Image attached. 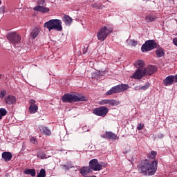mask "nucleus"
Instances as JSON below:
<instances>
[{
  "label": "nucleus",
  "mask_w": 177,
  "mask_h": 177,
  "mask_svg": "<svg viewBox=\"0 0 177 177\" xmlns=\"http://www.w3.org/2000/svg\"><path fill=\"white\" fill-rule=\"evenodd\" d=\"M157 152L151 151L148 155L147 158L142 160L138 165V171L139 174L145 176H153L157 172L158 167V161L156 160Z\"/></svg>",
  "instance_id": "f257e3e1"
},
{
  "label": "nucleus",
  "mask_w": 177,
  "mask_h": 177,
  "mask_svg": "<svg viewBox=\"0 0 177 177\" xmlns=\"http://www.w3.org/2000/svg\"><path fill=\"white\" fill-rule=\"evenodd\" d=\"M62 100L64 103H75V102H86L88 98L81 94H73V93H66L62 97Z\"/></svg>",
  "instance_id": "f03ea898"
},
{
  "label": "nucleus",
  "mask_w": 177,
  "mask_h": 177,
  "mask_svg": "<svg viewBox=\"0 0 177 177\" xmlns=\"http://www.w3.org/2000/svg\"><path fill=\"white\" fill-rule=\"evenodd\" d=\"M44 28H47L48 31H52V30L62 31V30H63L62 20L60 19H50L44 24Z\"/></svg>",
  "instance_id": "7ed1b4c3"
},
{
  "label": "nucleus",
  "mask_w": 177,
  "mask_h": 177,
  "mask_svg": "<svg viewBox=\"0 0 177 177\" xmlns=\"http://www.w3.org/2000/svg\"><path fill=\"white\" fill-rule=\"evenodd\" d=\"M113 32V28L109 26H104L101 28L97 33V38L99 41H104L110 34Z\"/></svg>",
  "instance_id": "20e7f679"
},
{
  "label": "nucleus",
  "mask_w": 177,
  "mask_h": 177,
  "mask_svg": "<svg viewBox=\"0 0 177 177\" xmlns=\"http://www.w3.org/2000/svg\"><path fill=\"white\" fill-rule=\"evenodd\" d=\"M128 89H129V86H128V84H118L112 87L106 93V96H111V95H114L115 93H121V92L128 91Z\"/></svg>",
  "instance_id": "39448f33"
},
{
  "label": "nucleus",
  "mask_w": 177,
  "mask_h": 177,
  "mask_svg": "<svg viewBox=\"0 0 177 177\" xmlns=\"http://www.w3.org/2000/svg\"><path fill=\"white\" fill-rule=\"evenodd\" d=\"M7 39L15 48H17V45L20 44V41H21V37L17 32H10L7 35Z\"/></svg>",
  "instance_id": "423d86ee"
},
{
  "label": "nucleus",
  "mask_w": 177,
  "mask_h": 177,
  "mask_svg": "<svg viewBox=\"0 0 177 177\" xmlns=\"http://www.w3.org/2000/svg\"><path fill=\"white\" fill-rule=\"evenodd\" d=\"M88 167L91 168V171H102L103 167H107V164L104 162L99 163L97 159H92L88 162Z\"/></svg>",
  "instance_id": "0eeeda50"
},
{
  "label": "nucleus",
  "mask_w": 177,
  "mask_h": 177,
  "mask_svg": "<svg viewBox=\"0 0 177 177\" xmlns=\"http://www.w3.org/2000/svg\"><path fill=\"white\" fill-rule=\"evenodd\" d=\"M157 41L155 40L146 41L141 47V51L142 53H146L150 50H153V49H156V48H157Z\"/></svg>",
  "instance_id": "6e6552de"
},
{
  "label": "nucleus",
  "mask_w": 177,
  "mask_h": 177,
  "mask_svg": "<svg viewBox=\"0 0 177 177\" xmlns=\"http://www.w3.org/2000/svg\"><path fill=\"white\" fill-rule=\"evenodd\" d=\"M107 113H109V108L105 106L95 108L93 110V114H95V115H97L98 117H106Z\"/></svg>",
  "instance_id": "1a4fd4ad"
},
{
  "label": "nucleus",
  "mask_w": 177,
  "mask_h": 177,
  "mask_svg": "<svg viewBox=\"0 0 177 177\" xmlns=\"http://www.w3.org/2000/svg\"><path fill=\"white\" fill-rule=\"evenodd\" d=\"M29 103L30 104L28 109L29 113H30V114H35V113L38 111V105L35 104L37 102L34 99H30Z\"/></svg>",
  "instance_id": "9d476101"
},
{
  "label": "nucleus",
  "mask_w": 177,
  "mask_h": 177,
  "mask_svg": "<svg viewBox=\"0 0 177 177\" xmlns=\"http://www.w3.org/2000/svg\"><path fill=\"white\" fill-rule=\"evenodd\" d=\"M101 138H102V139H109L111 140H115L118 139L117 135L111 131H106L104 134L101 135Z\"/></svg>",
  "instance_id": "9b49d317"
},
{
  "label": "nucleus",
  "mask_w": 177,
  "mask_h": 177,
  "mask_svg": "<svg viewBox=\"0 0 177 177\" xmlns=\"http://www.w3.org/2000/svg\"><path fill=\"white\" fill-rule=\"evenodd\" d=\"M145 75H146L144 70L137 69L131 78H133L134 80H142V77H145Z\"/></svg>",
  "instance_id": "f8f14e48"
},
{
  "label": "nucleus",
  "mask_w": 177,
  "mask_h": 177,
  "mask_svg": "<svg viewBox=\"0 0 177 177\" xmlns=\"http://www.w3.org/2000/svg\"><path fill=\"white\" fill-rule=\"evenodd\" d=\"M4 102L6 104L12 106V104H16V102H17L16 97L15 95H8L5 97Z\"/></svg>",
  "instance_id": "ddd939ff"
},
{
  "label": "nucleus",
  "mask_w": 177,
  "mask_h": 177,
  "mask_svg": "<svg viewBox=\"0 0 177 177\" xmlns=\"http://www.w3.org/2000/svg\"><path fill=\"white\" fill-rule=\"evenodd\" d=\"M157 71V67L156 66H149L148 67L144 69V73L145 75H151V74H154Z\"/></svg>",
  "instance_id": "4468645a"
},
{
  "label": "nucleus",
  "mask_w": 177,
  "mask_h": 177,
  "mask_svg": "<svg viewBox=\"0 0 177 177\" xmlns=\"http://www.w3.org/2000/svg\"><path fill=\"white\" fill-rule=\"evenodd\" d=\"M175 82V75H169L164 80L163 84L165 86H169V85H172Z\"/></svg>",
  "instance_id": "2eb2a0df"
},
{
  "label": "nucleus",
  "mask_w": 177,
  "mask_h": 177,
  "mask_svg": "<svg viewBox=\"0 0 177 177\" xmlns=\"http://www.w3.org/2000/svg\"><path fill=\"white\" fill-rule=\"evenodd\" d=\"M100 104L104 106V104H109V106H118V102L115 100H102L100 102Z\"/></svg>",
  "instance_id": "dca6fc26"
},
{
  "label": "nucleus",
  "mask_w": 177,
  "mask_h": 177,
  "mask_svg": "<svg viewBox=\"0 0 177 177\" xmlns=\"http://www.w3.org/2000/svg\"><path fill=\"white\" fill-rule=\"evenodd\" d=\"M35 12H40L41 13H48L50 9L49 8L44 7L42 6H36L33 8Z\"/></svg>",
  "instance_id": "f3484780"
},
{
  "label": "nucleus",
  "mask_w": 177,
  "mask_h": 177,
  "mask_svg": "<svg viewBox=\"0 0 177 177\" xmlns=\"http://www.w3.org/2000/svg\"><path fill=\"white\" fill-rule=\"evenodd\" d=\"M79 171H80V174H81V175H82V176H86V175H88V174L92 173V170L89 167V166L83 167Z\"/></svg>",
  "instance_id": "a211bd4d"
},
{
  "label": "nucleus",
  "mask_w": 177,
  "mask_h": 177,
  "mask_svg": "<svg viewBox=\"0 0 177 177\" xmlns=\"http://www.w3.org/2000/svg\"><path fill=\"white\" fill-rule=\"evenodd\" d=\"M12 153L6 151L2 153V158L6 161V162H8V161H10L12 160Z\"/></svg>",
  "instance_id": "6ab92c4d"
},
{
  "label": "nucleus",
  "mask_w": 177,
  "mask_h": 177,
  "mask_svg": "<svg viewBox=\"0 0 177 177\" xmlns=\"http://www.w3.org/2000/svg\"><path fill=\"white\" fill-rule=\"evenodd\" d=\"M39 131L41 132V133H44V135H46L47 136H49L51 133L50 130L44 126H41L39 127Z\"/></svg>",
  "instance_id": "aec40b11"
},
{
  "label": "nucleus",
  "mask_w": 177,
  "mask_h": 177,
  "mask_svg": "<svg viewBox=\"0 0 177 177\" xmlns=\"http://www.w3.org/2000/svg\"><path fill=\"white\" fill-rule=\"evenodd\" d=\"M63 21H64L66 26H70L73 23V19L68 15H64L63 18Z\"/></svg>",
  "instance_id": "412c9836"
},
{
  "label": "nucleus",
  "mask_w": 177,
  "mask_h": 177,
  "mask_svg": "<svg viewBox=\"0 0 177 177\" xmlns=\"http://www.w3.org/2000/svg\"><path fill=\"white\" fill-rule=\"evenodd\" d=\"M134 66L136 68L140 70V68H143V67H145V62L143 60H138L134 63Z\"/></svg>",
  "instance_id": "4be33fe9"
},
{
  "label": "nucleus",
  "mask_w": 177,
  "mask_h": 177,
  "mask_svg": "<svg viewBox=\"0 0 177 177\" xmlns=\"http://www.w3.org/2000/svg\"><path fill=\"white\" fill-rule=\"evenodd\" d=\"M24 174H26V175H30L31 176H35V175H37V173L35 169H26L24 171Z\"/></svg>",
  "instance_id": "5701e85b"
},
{
  "label": "nucleus",
  "mask_w": 177,
  "mask_h": 177,
  "mask_svg": "<svg viewBox=\"0 0 177 177\" xmlns=\"http://www.w3.org/2000/svg\"><path fill=\"white\" fill-rule=\"evenodd\" d=\"M37 156L38 158H41V160H45V159H46L49 157L44 151L38 152L37 154Z\"/></svg>",
  "instance_id": "b1692460"
},
{
  "label": "nucleus",
  "mask_w": 177,
  "mask_h": 177,
  "mask_svg": "<svg viewBox=\"0 0 177 177\" xmlns=\"http://www.w3.org/2000/svg\"><path fill=\"white\" fill-rule=\"evenodd\" d=\"M145 20L147 23H152V21H156V17L149 15L145 17Z\"/></svg>",
  "instance_id": "393cba45"
},
{
  "label": "nucleus",
  "mask_w": 177,
  "mask_h": 177,
  "mask_svg": "<svg viewBox=\"0 0 177 177\" xmlns=\"http://www.w3.org/2000/svg\"><path fill=\"white\" fill-rule=\"evenodd\" d=\"M38 34H39V29H33V30L30 33V37L32 39H35V38H37V37H38Z\"/></svg>",
  "instance_id": "a878e982"
},
{
  "label": "nucleus",
  "mask_w": 177,
  "mask_h": 177,
  "mask_svg": "<svg viewBox=\"0 0 177 177\" xmlns=\"http://www.w3.org/2000/svg\"><path fill=\"white\" fill-rule=\"evenodd\" d=\"M156 56L158 57H162L164 55H165V53H164V49L160 48L156 50Z\"/></svg>",
  "instance_id": "bb28decb"
},
{
  "label": "nucleus",
  "mask_w": 177,
  "mask_h": 177,
  "mask_svg": "<svg viewBox=\"0 0 177 177\" xmlns=\"http://www.w3.org/2000/svg\"><path fill=\"white\" fill-rule=\"evenodd\" d=\"M127 42L128 45H130V46H136V45H138V41H136L135 39H128Z\"/></svg>",
  "instance_id": "cd10ccee"
},
{
  "label": "nucleus",
  "mask_w": 177,
  "mask_h": 177,
  "mask_svg": "<svg viewBox=\"0 0 177 177\" xmlns=\"http://www.w3.org/2000/svg\"><path fill=\"white\" fill-rule=\"evenodd\" d=\"M8 114V111L5 108H0V120H2V117H5Z\"/></svg>",
  "instance_id": "c85d7f7f"
},
{
  "label": "nucleus",
  "mask_w": 177,
  "mask_h": 177,
  "mask_svg": "<svg viewBox=\"0 0 177 177\" xmlns=\"http://www.w3.org/2000/svg\"><path fill=\"white\" fill-rule=\"evenodd\" d=\"M92 8L95 9H103L104 6L102 5V3H94L91 5Z\"/></svg>",
  "instance_id": "c756f323"
},
{
  "label": "nucleus",
  "mask_w": 177,
  "mask_h": 177,
  "mask_svg": "<svg viewBox=\"0 0 177 177\" xmlns=\"http://www.w3.org/2000/svg\"><path fill=\"white\" fill-rule=\"evenodd\" d=\"M150 88V84L149 82H146L145 84L140 87L141 91H147Z\"/></svg>",
  "instance_id": "7c9ffc66"
},
{
  "label": "nucleus",
  "mask_w": 177,
  "mask_h": 177,
  "mask_svg": "<svg viewBox=\"0 0 177 177\" xmlns=\"http://www.w3.org/2000/svg\"><path fill=\"white\" fill-rule=\"evenodd\" d=\"M46 176V171L44 169H41L39 173L37 174V177H45Z\"/></svg>",
  "instance_id": "2f4dec72"
},
{
  "label": "nucleus",
  "mask_w": 177,
  "mask_h": 177,
  "mask_svg": "<svg viewBox=\"0 0 177 177\" xmlns=\"http://www.w3.org/2000/svg\"><path fill=\"white\" fill-rule=\"evenodd\" d=\"M6 91L5 90H2L0 91V99H3V97H5V96H6Z\"/></svg>",
  "instance_id": "473e14b6"
},
{
  "label": "nucleus",
  "mask_w": 177,
  "mask_h": 177,
  "mask_svg": "<svg viewBox=\"0 0 177 177\" xmlns=\"http://www.w3.org/2000/svg\"><path fill=\"white\" fill-rule=\"evenodd\" d=\"M30 143H32V145H37L38 143V140H37V138L35 137H32L30 139Z\"/></svg>",
  "instance_id": "72a5a7b5"
},
{
  "label": "nucleus",
  "mask_w": 177,
  "mask_h": 177,
  "mask_svg": "<svg viewBox=\"0 0 177 177\" xmlns=\"http://www.w3.org/2000/svg\"><path fill=\"white\" fill-rule=\"evenodd\" d=\"M145 128V124L142 123H139L137 126L138 131H142Z\"/></svg>",
  "instance_id": "f704fd0d"
},
{
  "label": "nucleus",
  "mask_w": 177,
  "mask_h": 177,
  "mask_svg": "<svg viewBox=\"0 0 177 177\" xmlns=\"http://www.w3.org/2000/svg\"><path fill=\"white\" fill-rule=\"evenodd\" d=\"M44 3H45V0H38L37 1V6H44Z\"/></svg>",
  "instance_id": "c9c22d12"
},
{
  "label": "nucleus",
  "mask_w": 177,
  "mask_h": 177,
  "mask_svg": "<svg viewBox=\"0 0 177 177\" xmlns=\"http://www.w3.org/2000/svg\"><path fill=\"white\" fill-rule=\"evenodd\" d=\"M141 86H136L135 87H134V90L135 91H141Z\"/></svg>",
  "instance_id": "e433bc0d"
},
{
  "label": "nucleus",
  "mask_w": 177,
  "mask_h": 177,
  "mask_svg": "<svg viewBox=\"0 0 177 177\" xmlns=\"http://www.w3.org/2000/svg\"><path fill=\"white\" fill-rule=\"evenodd\" d=\"M173 43L174 44V45H176V46H177V37L173 39Z\"/></svg>",
  "instance_id": "4c0bfd02"
},
{
  "label": "nucleus",
  "mask_w": 177,
  "mask_h": 177,
  "mask_svg": "<svg viewBox=\"0 0 177 177\" xmlns=\"http://www.w3.org/2000/svg\"><path fill=\"white\" fill-rule=\"evenodd\" d=\"M86 52H88V47L86 48H84V50H83V53H84V55H85V53H86Z\"/></svg>",
  "instance_id": "58836bf2"
},
{
  "label": "nucleus",
  "mask_w": 177,
  "mask_h": 177,
  "mask_svg": "<svg viewBox=\"0 0 177 177\" xmlns=\"http://www.w3.org/2000/svg\"><path fill=\"white\" fill-rule=\"evenodd\" d=\"M175 77V82L177 83V75H174Z\"/></svg>",
  "instance_id": "ea45409f"
},
{
  "label": "nucleus",
  "mask_w": 177,
  "mask_h": 177,
  "mask_svg": "<svg viewBox=\"0 0 177 177\" xmlns=\"http://www.w3.org/2000/svg\"><path fill=\"white\" fill-rule=\"evenodd\" d=\"M62 167H64L66 168V169H68V167H67V165H63Z\"/></svg>",
  "instance_id": "a19ab883"
},
{
  "label": "nucleus",
  "mask_w": 177,
  "mask_h": 177,
  "mask_svg": "<svg viewBox=\"0 0 177 177\" xmlns=\"http://www.w3.org/2000/svg\"><path fill=\"white\" fill-rule=\"evenodd\" d=\"M2 78V75H0V80Z\"/></svg>",
  "instance_id": "79ce46f5"
},
{
  "label": "nucleus",
  "mask_w": 177,
  "mask_h": 177,
  "mask_svg": "<svg viewBox=\"0 0 177 177\" xmlns=\"http://www.w3.org/2000/svg\"><path fill=\"white\" fill-rule=\"evenodd\" d=\"M2 3V1L0 0V5Z\"/></svg>",
  "instance_id": "37998d69"
}]
</instances>
